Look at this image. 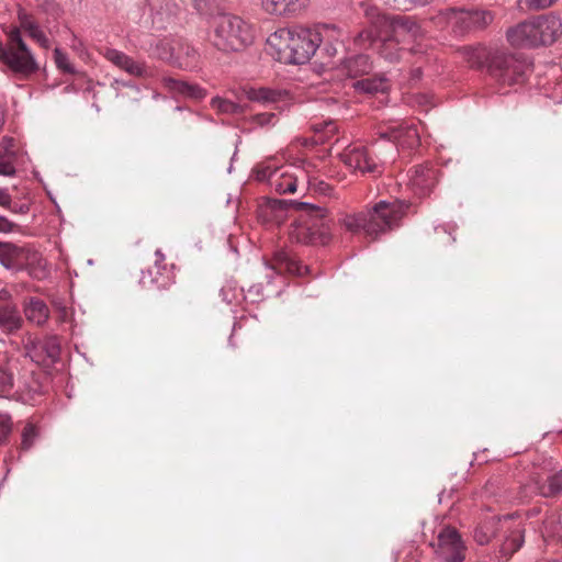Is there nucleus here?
Masks as SVG:
<instances>
[{
  "label": "nucleus",
  "instance_id": "obj_1",
  "mask_svg": "<svg viewBox=\"0 0 562 562\" xmlns=\"http://www.w3.org/2000/svg\"><path fill=\"white\" fill-rule=\"evenodd\" d=\"M364 15L379 32L378 54L390 63L398 61L403 54H424L427 46L424 29L412 18L397 16L391 19L379 8L364 5Z\"/></svg>",
  "mask_w": 562,
  "mask_h": 562
},
{
  "label": "nucleus",
  "instance_id": "obj_2",
  "mask_svg": "<svg viewBox=\"0 0 562 562\" xmlns=\"http://www.w3.org/2000/svg\"><path fill=\"white\" fill-rule=\"evenodd\" d=\"M408 205L398 200L392 202L380 201L373 207L364 211L346 214L342 218L344 227L352 234H363L371 241L398 226Z\"/></svg>",
  "mask_w": 562,
  "mask_h": 562
},
{
  "label": "nucleus",
  "instance_id": "obj_3",
  "mask_svg": "<svg viewBox=\"0 0 562 562\" xmlns=\"http://www.w3.org/2000/svg\"><path fill=\"white\" fill-rule=\"evenodd\" d=\"M321 43L319 32L302 26L279 29L267 40L271 54L279 61L293 65L307 63Z\"/></svg>",
  "mask_w": 562,
  "mask_h": 562
},
{
  "label": "nucleus",
  "instance_id": "obj_4",
  "mask_svg": "<svg viewBox=\"0 0 562 562\" xmlns=\"http://www.w3.org/2000/svg\"><path fill=\"white\" fill-rule=\"evenodd\" d=\"M506 35L515 47L550 45L562 35V21L553 12L541 14L509 27Z\"/></svg>",
  "mask_w": 562,
  "mask_h": 562
},
{
  "label": "nucleus",
  "instance_id": "obj_5",
  "mask_svg": "<svg viewBox=\"0 0 562 562\" xmlns=\"http://www.w3.org/2000/svg\"><path fill=\"white\" fill-rule=\"evenodd\" d=\"M254 26L244 18L221 13L213 18L210 42L222 52H240L252 44Z\"/></svg>",
  "mask_w": 562,
  "mask_h": 562
},
{
  "label": "nucleus",
  "instance_id": "obj_6",
  "mask_svg": "<svg viewBox=\"0 0 562 562\" xmlns=\"http://www.w3.org/2000/svg\"><path fill=\"white\" fill-rule=\"evenodd\" d=\"M299 215L289 229L292 241L304 245H326L330 240V220L326 209L301 202Z\"/></svg>",
  "mask_w": 562,
  "mask_h": 562
},
{
  "label": "nucleus",
  "instance_id": "obj_7",
  "mask_svg": "<svg viewBox=\"0 0 562 562\" xmlns=\"http://www.w3.org/2000/svg\"><path fill=\"white\" fill-rule=\"evenodd\" d=\"M0 61L23 78L38 69L37 63L23 42L18 27H10L7 31V43L0 44Z\"/></svg>",
  "mask_w": 562,
  "mask_h": 562
},
{
  "label": "nucleus",
  "instance_id": "obj_8",
  "mask_svg": "<svg viewBox=\"0 0 562 562\" xmlns=\"http://www.w3.org/2000/svg\"><path fill=\"white\" fill-rule=\"evenodd\" d=\"M494 13L484 9H447L438 15L439 23L445 22L457 35L472 30H481L494 21Z\"/></svg>",
  "mask_w": 562,
  "mask_h": 562
},
{
  "label": "nucleus",
  "instance_id": "obj_9",
  "mask_svg": "<svg viewBox=\"0 0 562 562\" xmlns=\"http://www.w3.org/2000/svg\"><path fill=\"white\" fill-rule=\"evenodd\" d=\"M525 64L501 50L490 64V75L499 86L510 87L525 82Z\"/></svg>",
  "mask_w": 562,
  "mask_h": 562
},
{
  "label": "nucleus",
  "instance_id": "obj_10",
  "mask_svg": "<svg viewBox=\"0 0 562 562\" xmlns=\"http://www.w3.org/2000/svg\"><path fill=\"white\" fill-rule=\"evenodd\" d=\"M434 547L436 554L445 562H463L468 551L461 535L453 527L442 528Z\"/></svg>",
  "mask_w": 562,
  "mask_h": 562
},
{
  "label": "nucleus",
  "instance_id": "obj_11",
  "mask_svg": "<svg viewBox=\"0 0 562 562\" xmlns=\"http://www.w3.org/2000/svg\"><path fill=\"white\" fill-rule=\"evenodd\" d=\"M341 161L352 171H359L362 175H381L382 165L378 157L364 146L347 147L340 154Z\"/></svg>",
  "mask_w": 562,
  "mask_h": 562
},
{
  "label": "nucleus",
  "instance_id": "obj_12",
  "mask_svg": "<svg viewBox=\"0 0 562 562\" xmlns=\"http://www.w3.org/2000/svg\"><path fill=\"white\" fill-rule=\"evenodd\" d=\"M382 138H386L396 146L406 149H415L420 145V135L414 121L390 123L380 132Z\"/></svg>",
  "mask_w": 562,
  "mask_h": 562
},
{
  "label": "nucleus",
  "instance_id": "obj_13",
  "mask_svg": "<svg viewBox=\"0 0 562 562\" xmlns=\"http://www.w3.org/2000/svg\"><path fill=\"white\" fill-rule=\"evenodd\" d=\"M438 169L429 162L411 168L408 171L409 184L414 193L418 196L430 194L438 182Z\"/></svg>",
  "mask_w": 562,
  "mask_h": 562
},
{
  "label": "nucleus",
  "instance_id": "obj_14",
  "mask_svg": "<svg viewBox=\"0 0 562 562\" xmlns=\"http://www.w3.org/2000/svg\"><path fill=\"white\" fill-rule=\"evenodd\" d=\"M245 93L249 101L279 111L286 105L289 100L286 91L272 90L269 88H250L246 90Z\"/></svg>",
  "mask_w": 562,
  "mask_h": 562
},
{
  "label": "nucleus",
  "instance_id": "obj_15",
  "mask_svg": "<svg viewBox=\"0 0 562 562\" xmlns=\"http://www.w3.org/2000/svg\"><path fill=\"white\" fill-rule=\"evenodd\" d=\"M103 56L121 70L131 76L144 78L148 76V69L145 63L134 60L125 53L115 48H104Z\"/></svg>",
  "mask_w": 562,
  "mask_h": 562
},
{
  "label": "nucleus",
  "instance_id": "obj_16",
  "mask_svg": "<svg viewBox=\"0 0 562 562\" xmlns=\"http://www.w3.org/2000/svg\"><path fill=\"white\" fill-rule=\"evenodd\" d=\"M310 0H261L262 10L274 16L293 18L306 9Z\"/></svg>",
  "mask_w": 562,
  "mask_h": 562
},
{
  "label": "nucleus",
  "instance_id": "obj_17",
  "mask_svg": "<svg viewBox=\"0 0 562 562\" xmlns=\"http://www.w3.org/2000/svg\"><path fill=\"white\" fill-rule=\"evenodd\" d=\"M10 293L7 290L0 291V329L7 334L19 330L23 319L16 306L9 302Z\"/></svg>",
  "mask_w": 562,
  "mask_h": 562
},
{
  "label": "nucleus",
  "instance_id": "obj_18",
  "mask_svg": "<svg viewBox=\"0 0 562 562\" xmlns=\"http://www.w3.org/2000/svg\"><path fill=\"white\" fill-rule=\"evenodd\" d=\"M499 49H492L485 46L479 45L475 47L464 46L461 47L458 53L472 68L486 67L490 72V64L496 54H499Z\"/></svg>",
  "mask_w": 562,
  "mask_h": 562
},
{
  "label": "nucleus",
  "instance_id": "obj_19",
  "mask_svg": "<svg viewBox=\"0 0 562 562\" xmlns=\"http://www.w3.org/2000/svg\"><path fill=\"white\" fill-rule=\"evenodd\" d=\"M23 271L36 280H43L49 274L46 259L36 249L26 246L23 257Z\"/></svg>",
  "mask_w": 562,
  "mask_h": 562
},
{
  "label": "nucleus",
  "instance_id": "obj_20",
  "mask_svg": "<svg viewBox=\"0 0 562 562\" xmlns=\"http://www.w3.org/2000/svg\"><path fill=\"white\" fill-rule=\"evenodd\" d=\"M162 86L175 95H182L194 100H200L205 97V91L196 85L181 80L175 77H162Z\"/></svg>",
  "mask_w": 562,
  "mask_h": 562
},
{
  "label": "nucleus",
  "instance_id": "obj_21",
  "mask_svg": "<svg viewBox=\"0 0 562 562\" xmlns=\"http://www.w3.org/2000/svg\"><path fill=\"white\" fill-rule=\"evenodd\" d=\"M26 246L0 241V263L13 271H23V257Z\"/></svg>",
  "mask_w": 562,
  "mask_h": 562
},
{
  "label": "nucleus",
  "instance_id": "obj_22",
  "mask_svg": "<svg viewBox=\"0 0 562 562\" xmlns=\"http://www.w3.org/2000/svg\"><path fill=\"white\" fill-rule=\"evenodd\" d=\"M510 521L509 517L503 519L496 515L487 516L482 519L474 529L473 538L480 544H487L491 539L495 536L496 525L502 522V526L507 525Z\"/></svg>",
  "mask_w": 562,
  "mask_h": 562
},
{
  "label": "nucleus",
  "instance_id": "obj_23",
  "mask_svg": "<svg viewBox=\"0 0 562 562\" xmlns=\"http://www.w3.org/2000/svg\"><path fill=\"white\" fill-rule=\"evenodd\" d=\"M18 18L20 26L16 27L20 31L23 30L26 32L29 36L38 43L43 48L48 49L50 47L49 40L40 29L37 22L31 14L26 13L24 10H20Z\"/></svg>",
  "mask_w": 562,
  "mask_h": 562
},
{
  "label": "nucleus",
  "instance_id": "obj_24",
  "mask_svg": "<svg viewBox=\"0 0 562 562\" xmlns=\"http://www.w3.org/2000/svg\"><path fill=\"white\" fill-rule=\"evenodd\" d=\"M14 360L8 352L0 351V396H7L14 387Z\"/></svg>",
  "mask_w": 562,
  "mask_h": 562
},
{
  "label": "nucleus",
  "instance_id": "obj_25",
  "mask_svg": "<svg viewBox=\"0 0 562 562\" xmlns=\"http://www.w3.org/2000/svg\"><path fill=\"white\" fill-rule=\"evenodd\" d=\"M24 314L29 322L42 326L49 317V308L41 299L30 297L24 302Z\"/></svg>",
  "mask_w": 562,
  "mask_h": 562
},
{
  "label": "nucleus",
  "instance_id": "obj_26",
  "mask_svg": "<svg viewBox=\"0 0 562 562\" xmlns=\"http://www.w3.org/2000/svg\"><path fill=\"white\" fill-rule=\"evenodd\" d=\"M371 69L372 65L369 56L367 55H357L355 57L348 58L344 63V70L350 78H358L369 75Z\"/></svg>",
  "mask_w": 562,
  "mask_h": 562
},
{
  "label": "nucleus",
  "instance_id": "obj_27",
  "mask_svg": "<svg viewBox=\"0 0 562 562\" xmlns=\"http://www.w3.org/2000/svg\"><path fill=\"white\" fill-rule=\"evenodd\" d=\"M353 87L366 93H384L389 90L390 83L384 75H374L356 81Z\"/></svg>",
  "mask_w": 562,
  "mask_h": 562
},
{
  "label": "nucleus",
  "instance_id": "obj_28",
  "mask_svg": "<svg viewBox=\"0 0 562 562\" xmlns=\"http://www.w3.org/2000/svg\"><path fill=\"white\" fill-rule=\"evenodd\" d=\"M281 168L279 162L274 157L268 158L256 165L252 172L255 175L256 180L258 181H268L269 184H272L274 178L278 177Z\"/></svg>",
  "mask_w": 562,
  "mask_h": 562
},
{
  "label": "nucleus",
  "instance_id": "obj_29",
  "mask_svg": "<svg viewBox=\"0 0 562 562\" xmlns=\"http://www.w3.org/2000/svg\"><path fill=\"white\" fill-rule=\"evenodd\" d=\"M537 491L543 497H557L562 494V471L547 476L542 482H537Z\"/></svg>",
  "mask_w": 562,
  "mask_h": 562
},
{
  "label": "nucleus",
  "instance_id": "obj_30",
  "mask_svg": "<svg viewBox=\"0 0 562 562\" xmlns=\"http://www.w3.org/2000/svg\"><path fill=\"white\" fill-rule=\"evenodd\" d=\"M270 268L274 270L277 273H301V268L290 256L283 251H277L271 261Z\"/></svg>",
  "mask_w": 562,
  "mask_h": 562
},
{
  "label": "nucleus",
  "instance_id": "obj_31",
  "mask_svg": "<svg viewBox=\"0 0 562 562\" xmlns=\"http://www.w3.org/2000/svg\"><path fill=\"white\" fill-rule=\"evenodd\" d=\"M524 542V529L519 526L510 530V535L506 537L501 546L499 554L502 558L508 560L515 552H517Z\"/></svg>",
  "mask_w": 562,
  "mask_h": 562
},
{
  "label": "nucleus",
  "instance_id": "obj_32",
  "mask_svg": "<svg viewBox=\"0 0 562 562\" xmlns=\"http://www.w3.org/2000/svg\"><path fill=\"white\" fill-rule=\"evenodd\" d=\"M198 52L187 43L178 41L175 66L183 69L192 68L198 63Z\"/></svg>",
  "mask_w": 562,
  "mask_h": 562
},
{
  "label": "nucleus",
  "instance_id": "obj_33",
  "mask_svg": "<svg viewBox=\"0 0 562 562\" xmlns=\"http://www.w3.org/2000/svg\"><path fill=\"white\" fill-rule=\"evenodd\" d=\"M296 176L286 170H280L278 177L273 179L270 187L279 194L294 193L296 191Z\"/></svg>",
  "mask_w": 562,
  "mask_h": 562
},
{
  "label": "nucleus",
  "instance_id": "obj_34",
  "mask_svg": "<svg viewBox=\"0 0 562 562\" xmlns=\"http://www.w3.org/2000/svg\"><path fill=\"white\" fill-rule=\"evenodd\" d=\"M211 106L220 113H226L232 115H240L247 111L246 105L238 104L220 97L213 98L211 100Z\"/></svg>",
  "mask_w": 562,
  "mask_h": 562
},
{
  "label": "nucleus",
  "instance_id": "obj_35",
  "mask_svg": "<svg viewBox=\"0 0 562 562\" xmlns=\"http://www.w3.org/2000/svg\"><path fill=\"white\" fill-rule=\"evenodd\" d=\"M178 41L161 40L156 45V55L159 59L171 65L176 64Z\"/></svg>",
  "mask_w": 562,
  "mask_h": 562
},
{
  "label": "nucleus",
  "instance_id": "obj_36",
  "mask_svg": "<svg viewBox=\"0 0 562 562\" xmlns=\"http://www.w3.org/2000/svg\"><path fill=\"white\" fill-rule=\"evenodd\" d=\"M369 26L362 30L356 37L355 44L359 48H370L378 46L379 43V32H376L375 27H372L371 23L368 21Z\"/></svg>",
  "mask_w": 562,
  "mask_h": 562
},
{
  "label": "nucleus",
  "instance_id": "obj_37",
  "mask_svg": "<svg viewBox=\"0 0 562 562\" xmlns=\"http://www.w3.org/2000/svg\"><path fill=\"white\" fill-rule=\"evenodd\" d=\"M21 437L22 441L20 445V450L29 451L33 447L36 438L38 437V430L36 426L32 423H27L22 430Z\"/></svg>",
  "mask_w": 562,
  "mask_h": 562
},
{
  "label": "nucleus",
  "instance_id": "obj_38",
  "mask_svg": "<svg viewBox=\"0 0 562 562\" xmlns=\"http://www.w3.org/2000/svg\"><path fill=\"white\" fill-rule=\"evenodd\" d=\"M308 179H307V182L310 184V187L315 191V192H318L321 194H330V191H331V187L325 182L324 180L319 179V177L317 176H307Z\"/></svg>",
  "mask_w": 562,
  "mask_h": 562
},
{
  "label": "nucleus",
  "instance_id": "obj_39",
  "mask_svg": "<svg viewBox=\"0 0 562 562\" xmlns=\"http://www.w3.org/2000/svg\"><path fill=\"white\" fill-rule=\"evenodd\" d=\"M557 0H520V4L527 10H542L554 4Z\"/></svg>",
  "mask_w": 562,
  "mask_h": 562
},
{
  "label": "nucleus",
  "instance_id": "obj_40",
  "mask_svg": "<svg viewBox=\"0 0 562 562\" xmlns=\"http://www.w3.org/2000/svg\"><path fill=\"white\" fill-rule=\"evenodd\" d=\"M12 430L11 417L0 413V445L3 443Z\"/></svg>",
  "mask_w": 562,
  "mask_h": 562
},
{
  "label": "nucleus",
  "instance_id": "obj_41",
  "mask_svg": "<svg viewBox=\"0 0 562 562\" xmlns=\"http://www.w3.org/2000/svg\"><path fill=\"white\" fill-rule=\"evenodd\" d=\"M43 349L46 351L47 357L55 359L59 355V344L56 337H48L43 342Z\"/></svg>",
  "mask_w": 562,
  "mask_h": 562
},
{
  "label": "nucleus",
  "instance_id": "obj_42",
  "mask_svg": "<svg viewBox=\"0 0 562 562\" xmlns=\"http://www.w3.org/2000/svg\"><path fill=\"white\" fill-rule=\"evenodd\" d=\"M55 63L59 69L65 72H72L74 69L68 60V57L60 49L56 48L54 50Z\"/></svg>",
  "mask_w": 562,
  "mask_h": 562
},
{
  "label": "nucleus",
  "instance_id": "obj_43",
  "mask_svg": "<svg viewBox=\"0 0 562 562\" xmlns=\"http://www.w3.org/2000/svg\"><path fill=\"white\" fill-rule=\"evenodd\" d=\"M254 122L260 126L265 125H273L276 122V113L274 112H265L259 113L254 116Z\"/></svg>",
  "mask_w": 562,
  "mask_h": 562
},
{
  "label": "nucleus",
  "instance_id": "obj_44",
  "mask_svg": "<svg viewBox=\"0 0 562 562\" xmlns=\"http://www.w3.org/2000/svg\"><path fill=\"white\" fill-rule=\"evenodd\" d=\"M15 172V168L8 156L0 155V175L11 176Z\"/></svg>",
  "mask_w": 562,
  "mask_h": 562
},
{
  "label": "nucleus",
  "instance_id": "obj_45",
  "mask_svg": "<svg viewBox=\"0 0 562 562\" xmlns=\"http://www.w3.org/2000/svg\"><path fill=\"white\" fill-rule=\"evenodd\" d=\"M15 226H16L15 224L10 222L5 217L0 216V232L1 233H11L14 231Z\"/></svg>",
  "mask_w": 562,
  "mask_h": 562
},
{
  "label": "nucleus",
  "instance_id": "obj_46",
  "mask_svg": "<svg viewBox=\"0 0 562 562\" xmlns=\"http://www.w3.org/2000/svg\"><path fill=\"white\" fill-rule=\"evenodd\" d=\"M314 130H315V132H317V133H318V132H322V131L324 130V132H325V134H326V136H327V135H329V134L335 133V131H336V125H335V123H333V122H326V123L324 124V127H321L319 125H314Z\"/></svg>",
  "mask_w": 562,
  "mask_h": 562
},
{
  "label": "nucleus",
  "instance_id": "obj_47",
  "mask_svg": "<svg viewBox=\"0 0 562 562\" xmlns=\"http://www.w3.org/2000/svg\"><path fill=\"white\" fill-rule=\"evenodd\" d=\"M11 204V196L7 190L0 188V205L9 207Z\"/></svg>",
  "mask_w": 562,
  "mask_h": 562
},
{
  "label": "nucleus",
  "instance_id": "obj_48",
  "mask_svg": "<svg viewBox=\"0 0 562 562\" xmlns=\"http://www.w3.org/2000/svg\"><path fill=\"white\" fill-rule=\"evenodd\" d=\"M420 75H422V67L420 66H418L415 69H413L414 78L418 79L420 77Z\"/></svg>",
  "mask_w": 562,
  "mask_h": 562
}]
</instances>
